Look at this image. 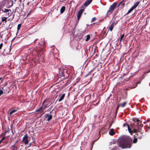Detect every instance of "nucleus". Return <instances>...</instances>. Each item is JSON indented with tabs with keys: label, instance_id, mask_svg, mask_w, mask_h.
Wrapping results in <instances>:
<instances>
[{
	"label": "nucleus",
	"instance_id": "f257e3e1",
	"mask_svg": "<svg viewBox=\"0 0 150 150\" xmlns=\"http://www.w3.org/2000/svg\"><path fill=\"white\" fill-rule=\"evenodd\" d=\"M132 139L129 136L123 135L118 138L117 141L118 146L122 149L129 148L131 147L132 142L135 144L137 142V139L135 137L132 142Z\"/></svg>",
	"mask_w": 150,
	"mask_h": 150
},
{
	"label": "nucleus",
	"instance_id": "f03ea898",
	"mask_svg": "<svg viewBox=\"0 0 150 150\" xmlns=\"http://www.w3.org/2000/svg\"><path fill=\"white\" fill-rule=\"evenodd\" d=\"M117 3L116 2L113 3L111 5H110L109 9L108 10L105 15V17H109L110 16L112 13L114 9L117 7H119L121 8H123L125 6V3L124 0L121 1L117 6Z\"/></svg>",
	"mask_w": 150,
	"mask_h": 150
},
{
	"label": "nucleus",
	"instance_id": "7ed1b4c3",
	"mask_svg": "<svg viewBox=\"0 0 150 150\" xmlns=\"http://www.w3.org/2000/svg\"><path fill=\"white\" fill-rule=\"evenodd\" d=\"M2 12L6 13L5 16H3L1 18V21L4 22L5 23H6L7 22V19L11 15V11L10 9L4 8L2 10Z\"/></svg>",
	"mask_w": 150,
	"mask_h": 150
},
{
	"label": "nucleus",
	"instance_id": "20e7f679",
	"mask_svg": "<svg viewBox=\"0 0 150 150\" xmlns=\"http://www.w3.org/2000/svg\"><path fill=\"white\" fill-rule=\"evenodd\" d=\"M59 75L62 77H64V79H67L69 76L67 70L65 69L61 68L59 70Z\"/></svg>",
	"mask_w": 150,
	"mask_h": 150
},
{
	"label": "nucleus",
	"instance_id": "39448f33",
	"mask_svg": "<svg viewBox=\"0 0 150 150\" xmlns=\"http://www.w3.org/2000/svg\"><path fill=\"white\" fill-rule=\"evenodd\" d=\"M129 78H127L126 79L124 78L123 77H120L118 80V84L122 85L124 83L129 81Z\"/></svg>",
	"mask_w": 150,
	"mask_h": 150
},
{
	"label": "nucleus",
	"instance_id": "423d86ee",
	"mask_svg": "<svg viewBox=\"0 0 150 150\" xmlns=\"http://www.w3.org/2000/svg\"><path fill=\"white\" fill-rule=\"evenodd\" d=\"M133 121L135 123H137V124L136 125L138 127V128L139 130H141V129L140 128L142 127L143 126V125L142 124V122L140 121L139 119H136L133 120Z\"/></svg>",
	"mask_w": 150,
	"mask_h": 150
},
{
	"label": "nucleus",
	"instance_id": "0eeeda50",
	"mask_svg": "<svg viewBox=\"0 0 150 150\" xmlns=\"http://www.w3.org/2000/svg\"><path fill=\"white\" fill-rule=\"evenodd\" d=\"M28 136L27 134H26L24 135L22 140V142L25 144H28L29 142L28 139Z\"/></svg>",
	"mask_w": 150,
	"mask_h": 150
},
{
	"label": "nucleus",
	"instance_id": "6e6552de",
	"mask_svg": "<svg viewBox=\"0 0 150 150\" xmlns=\"http://www.w3.org/2000/svg\"><path fill=\"white\" fill-rule=\"evenodd\" d=\"M134 137L137 138L138 139H142L143 137L142 133L140 132V131H139V132H138L137 133H136L134 135Z\"/></svg>",
	"mask_w": 150,
	"mask_h": 150
},
{
	"label": "nucleus",
	"instance_id": "1a4fd4ad",
	"mask_svg": "<svg viewBox=\"0 0 150 150\" xmlns=\"http://www.w3.org/2000/svg\"><path fill=\"white\" fill-rule=\"evenodd\" d=\"M47 102V100L46 99H45L42 103V108L43 110H44L47 108L48 107L49 105L48 104H44L46 102Z\"/></svg>",
	"mask_w": 150,
	"mask_h": 150
},
{
	"label": "nucleus",
	"instance_id": "9d476101",
	"mask_svg": "<svg viewBox=\"0 0 150 150\" xmlns=\"http://www.w3.org/2000/svg\"><path fill=\"white\" fill-rule=\"evenodd\" d=\"M84 9H80L78 12L77 14V17L78 20H79L83 12Z\"/></svg>",
	"mask_w": 150,
	"mask_h": 150
},
{
	"label": "nucleus",
	"instance_id": "9b49d317",
	"mask_svg": "<svg viewBox=\"0 0 150 150\" xmlns=\"http://www.w3.org/2000/svg\"><path fill=\"white\" fill-rule=\"evenodd\" d=\"M45 118L47 117V120L48 121H49L51 120L52 118V115H51L46 114L45 115Z\"/></svg>",
	"mask_w": 150,
	"mask_h": 150
},
{
	"label": "nucleus",
	"instance_id": "f8f14e48",
	"mask_svg": "<svg viewBox=\"0 0 150 150\" xmlns=\"http://www.w3.org/2000/svg\"><path fill=\"white\" fill-rule=\"evenodd\" d=\"M44 111L42 107L41 106L38 109L36 110V112H37L38 113H41Z\"/></svg>",
	"mask_w": 150,
	"mask_h": 150
},
{
	"label": "nucleus",
	"instance_id": "ddd939ff",
	"mask_svg": "<svg viewBox=\"0 0 150 150\" xmlns=\"http://www.w3.org/2000/svg\"><path fill=\"white\" fill-rule=\"evenodd\" d=\"M93 0H87L84 4V6H87L92 2Z\"/></svg>",
	"mask_w": 150,
	"mask_h": 150
},
{
	"label": "nucleus",
	"instance_id": "4468645a",
	"mask_svg": "<svg viewBox=\"0 0 150 150\" xmlns=\"http://www.w3.org/2000/svg\"><path fill=\"white\" fill-rule=\"evenodd\" d=\"M109 134L111 136H113L115 134L114 129H110L109 132Z\"/></svg>",
	"mask_w": 150,
	"mask_h": 150
},
{
	"label": "nucleus",
	"instance_id": "2eb2a0df",
	"mask_svg": "<svg viewBox=\"0 0 150 150\" xmlns=\"http://www.w3.org/2000/svg\"><path fill=\"white\" fill-rule=\"evenodd\" d=\"M116 23H112L110 27L109 28V29L110 31H112L114 28V26L116 25Z\"/></svg>",
	"mask_w": 150,
	"mask_h": 150
},
{
	"label": "nucleus",
	"instance_id": "dca6fc26",
	"mask_svg": "<svg viewBox=\"0 0 150 150\" xmlns=\"http://www.w3.org/2000/svg\"><path fill=\"white\" fill-rule=\"evenodd\" d=\"M4 87H3V88H0V96H1V95L3 93H5L6 92L5 91H4Z\"/></svg>",
	"mask_w": 150,
	"mask_h": 150
},
{
	"label": "nucleus",
	"instance_id": "f3484780",
	"mask_svg": "<svg viewBox=\"0 0 150 150\" xmlns=\"http://www.w3.org/2000/svg\"><path fill=\"white\" fill-rule=\"evenodd\" d=\"M65 93L62 94L61 96L59 99V102H60L64 98L65 96Z\"/></svg>",
	"mask_w": 150,
	"mask_h": 150
},
{
	"label": "nucleus",
	"instance_id": "a211bd4d",
	"mask_svg": "<svg viewBox=\"0 0 150 150\" xmlns=\"http://www.w3.org/2000/svg\"><path fill=\"white\" fill-rule=\"evenodd\" d=\"M139 1H137V2L136 3H135L134 5L132 6V7L134 8L135 9L139 5Z\"/></svg>",
	"mask_w": 150,
	"mask_h": 150
},
{
	"label": "nucleus",
	"instance_id": "6ab92c4d",
	"mask_svg": "<svg viewBox=\"0 0 150 150\" xmlns=\"http://www.w3.org/2000/svg\"><path fill=\"white\" fill-rule=\"evenodd\" d=\"M127 127L129 132L132 134V133L133 132V131L130 127L129 125H127Z\"/></svg>",
	"mask_w": 150,
	"mask_h": 150
},
{
	"label": "nucleus",
	"instance_id": "aec40b11",
	"mask_svg": "<svg viewBox=\"0 0 150 150\" xmlns=\"http://www.w3.org/2000/svg\"><path fill=\"white\" fill-rule=\"evenodd\" d=\"M127 103V102H125L123 103H120L119 105L121 107H124L125 106Z\"/></svg>",
	"mask_w": 150,
	"mask_h": 150
},
{
	"label": "nucleus",
	"instance_id": "412c9836",
	"mask_svg": "<svg viewBox=\"0 0 150 150\" xmlns=\"http://www.w3.org/2000/svg\"><path fill=\"white\" fill-rule=\"evenodd\" d=\"M65 7L64 6H63L60 9V13H63L65 11Z\"/></svg>",
	"mask_w": 150,
	"mask_h": 150
},
{
	"label": "nucleus",
	"instance_id": "4be33fe9",
	"mask_svg": "<svg viewBox=\"0 0 150 150\" xmlns=\"http://www.w3.org/2000/svg\"><path fill=\"white\" fill-rule=\"evenodd\" d=\"M134 9L132 7L126 13V15H127L130 13Z\"/></svg>",
	"mask_w": 150,
	"mask_h": 150
},
{
	"label": "nucleus",
	"instance_id": "5701e85b",
	"mask_svg": "<svg viewBox=\"0 0 150 150\" xmlns=\"http://www.w3.org/2000/svg\"><path fill=\"white\" fill-rule=\"evenodd\" d=\"M17 110H12L10 112L9 114H10V115H11L13 113H14V112H17Z\"/></svg>",
	"mask_w": 150,
	"mask_h": 150
},
{
	"label": "nucleus",
	"instance_id": "b1692460",
	"mask_svg": "<svg viewBox=\"0 0 150 150\" xmlns=\"http://www.w3.org/2000/svg\"><path fill=\"white\" fill-rule=\"evenodd\" d=\"M140 82L139 81V82H138L137 83H135V85L133 87H132V88H131V89H132V88H134L135 87H137V84H140Z\"/></svg>",
	"mask_w": 150,
	"mask_h": 150
},
{
	"label": "nucleus",
	"instance_id": "393cba45",
	"mask_svg": "<svg viewBox=\"0 0 150 150\" xmlns=\"http://www.w3.org/2000/svg\"><path fill=\"white\" fill-rule=\"evenodd\" d=\"M90 36L89 35H87L86 38V41H88L90 39Z\"/></svg>",
	"mask_w": 150,
	"mask_h": 150
},
{
	"label": "nucleus",
	"instance_id": "a878e982",
	"mask_svg": "<svg viewBox=\"0 0 150 150\" xmlns=\"http://www.w3.org/2000/svg\"><path fill=\"white\" fill-rule=\"evenodd\" d=\"M21 24H19L18 25V27H17V31H18V30H20V28L21 27Z\"/></svg>",
	"mask_w": 150,
	"mask_h": 150
},
{
	"label": "nucleus",
	"instance_id": "bb28decb",
	"mask_svg": "<svg viewBox=\"0 0 150 150\" xmlns=\"http://www.w3.org/2000/svg\"><path fill=\"white\" fill-rule=\"evenodd\" d=\"M5 138L6 137L5 136H3V137L0 140V144H1L2 142L5 139Z\"/></svg>",
	"mask_w": 150,
	"mask_h": 150
},
{
	"label": "nucleus",
	"instance_id": "cd10ccee",
	"mask_svg": "<svg viewBox=\"0 0 150 150\" xmlns=\"http://www.w3.org/2000/svg\"><path fill=\"white\" fill-rule=\"evenodd\" d=\"M132 131H133V132H134V133H137L138 132H139V131L138 132L137 130L135 129H134Z\"/></svg>",
	"mask_w": 150,
	"mask_h": 150
},
{
	"label": "nucleus",
	"instance_id": "c85d7f7f",
	"mask_svg": "<svg viewBox=\"0 0 150 150\" xmlns=\"http://www.w3.org/2000/svg\"><path fill=\"white\" fill-rule=\"evenodd\" d=\"M91 73V71H90L88 72V73L86 74V76H85V77H86L88 76L89 75H90Z\"/></svg>",
	"mask_w": 150,
	"mask_h": 150
},
{
	"label": "nucleus",
	"instance_id": "c756f323",
	"mask_svg": "<svg viewBox=\"0 0 150 150\" xmlns=\"http://www.w3.org/2000/svg\"><path fill=\"white\" fill-rule=\"evenodd\" d=\"M91 73V71H90L88 72V73L86 74V76H85V77H86L88 76L89 75H90Z\"/></svg>",
	"mask_w": 150,
	"mask_h": 150
},
{
	"label": "nucleus",
	"instance_id": "7c9ffc66",
	"mask_svg": "<svg viewBox=\"0 0 150 150\" xmlns=\"http://www.w3.org/2000/svg\"><path fill=\"white\" fill-rule=\"evenodd\" d=\"M91 73V71H90L88 72V73L86 74V76H85V77H86L88 76L89 75H90Z\"/></svg>",
	"mask_w": 150,
	"mask_h": 150
},
{
	"label": "nucleus",
	"instance_id": "2f4dec72",
	"mask_svg": "<svg viewBox=\"0 0 150 150\" xmlns=\"http://www.w3.org/2000/svg\"><path fill=\"white\" fill-rule=\"evenodd\" d=\"M11 148L12 149H17V147L16 146L15 144L11 146Z\"/></svg>",
	"mask_w": 150,
	"mask_h": 150
},
{
	"label": "nucleus",
	"instance_id": "473e14b6",
	"mask_svg": "<svg viewBox=\"0 0 150 150\" xmlns=\"http://www.w3.org/2000/svg\"><path fill=\"white\" fill-rule=\"evenodd\" d=\"M150 72V69H149L148 71L144 72V75L146 74L147 73H149Z\"/></svg>",
	"mask_w": 150,
	"mask_h": 150
},
{
	"label": "nucleus",
	"instance_id": "72a5a7b5",
	"mask_svg": "<svg viewBox=\"0 0 150 150\" xmlns=\"http://www.w3.org/2000/svg\"><path fill=\"white\" fill-rule=\"evenodd\" d=\"M119 107H120V106L119 105H118V106H117V107L116 108V112H115V113H116V114L117 113V112L118 111V110L119 109Z\"/></svg>",
	"mask_w": 150,
	"mask_h": 150
},
{
	"label": "nucleus",
	"instance_id": "f704fd0d",
	"mask_svg": "<svg viewBox=\"0 0 150 150\" xmlns=\"http://www.w3.org/2000/svg\"><path fill=\"white\" fill-rule=\"evenodd\" d=\"M96 19V17H93L91 21V22H93Z\"/></svg>",
	"mask_w": 150,
	"mask_h": 150
},
{
	"label": "nucleus",
	"instance_id": "c9c22d12",
	"mask_svg": "<svg viewBox=\"0 0 150 150\" xmlns=\"http://www.w3.org/2000/svg\"><path fill=\"white\" fill-rule=\"evenodd\" d=\"M3 81V78L2 77L0 78V83H1Z\"/></svg>",
	"mask_w": 150,
	"mask_h": 150
},
{
	"label": "nucleus",
	"instance_id": "e433bc0d",
	"mask_svg": "<svg viewBox=\"0 0 150 150\" xmlns=\"http://www.w3.org/2000/svg\"><path fill=\"white\" fill-rule=\"evenodd\" d=\"M124 34H123V35H121V38H120V41H121L124 38Z\"/></svg>",
	"mask_w": 150,
	"mask_h": 150
},
{
	"label": "nucleus",
	"instance_id": "4c0bfd02",
	"mask_svg": "<svg viewBox=\"0 0 150 150\" xmlns=\"http://www.w3.org/2000/svg\"><path fill=\"white\" fill-rule=\"evenodd\" d=\"M145 75H144V74H143L141 77L140 78L142 80L145 77Z\"/></svg>",
	"mask_w": 150,
	"mask_h": 150
},
{
	"label": "nucleus",
	"instance_id": "58836bf2",
	"mask_svg": "<svg viewBox=\"0 0 150 150\" xmlns=\"http://www.w3.org/2000/svg\"><path fill=\"white\" fill-rule=\"evenodd\" d=\"M40 49H39L38 50V51L40 52H42V53H43V51H44L43 49H41V50H40Z\"/></svg>",
	"mask_w": 150,
	"mask_h": 150
},
{
	"label": "nucleus",
	"instance_id": "ea45409f",
	"mask_svg": "<svg viewBox=\"0 0 150 150\" xmlns=\"http://www.w3.org/2000/svg\"><path fill=\"white\" fill-rule=\"evenodd\" d=\"M3 44L2 43H1L0 44V50H1L2 48V47H3Z\"/></svg>",
	"mask_w": 150,
	"mask_h": 150
},
{
	"label": "nucleus",
	"instance_id": "a19ab883",
	"mask_svg": "<svg viewBox=\"0 0 150 150\" xmlns=\"http://www.w3.org/2000/svg\"><path fill=\"white\" fill-rule=\"evenodd\" d=\"M127 125H129L128 124H123V127H126V126H127Z\"/></svg>",
	"mask_w": 150,
	"mask_h": 150
},
{
	"label": "nucleus",
	"instance_id": "79ce46f5",
	"mask_svg": "<svg viewBox=\"0 0 150 150\" xmlns=\"http://www.w3.org/2000/svg\"><path fill=\"white\" fill-rule=\"evenodd\" d=\"M2 7L1 6H0V14L1 13V11H2V10L3 9H2Z\"/></svg>",
	"mask_w": 150,
	"mask_h": 150
},
{
	"label": "nucleus",
	"instance_id": "37998d69",
	"mask_svg": "<svg viewBox=\"0 0 150 150\" xmlns=\"http://www.w3.org/2000/svg\"><path fill=\"white\" fill-rule=\"evenodd\" d=\"M6 50H9V51L8 52V53H6V54H9L10 51V50H11L10 48V49L9 48L7 49H6Z\"/></svg>",
	"mask_w": 150,
	"mask_h": 150
},
{
	"label": "nucleus",
	"instance_id": "c03bdc74",
	"mask_svg": "<svg viewBox=\"0 0 150 150\" xmlns=\"http://www.w3.org/2000/svg\"><path fill=\"white\" fill-rule=\"evenodd\" d=\"M10 129L9 127H8L7 130L6 131L8 132L10 131Z\"/></svg>",
	"mask_w": 150,
	"mask_h": 150
},
{
	"label": "nucleus",
	"instance_id": "a18cd8bd",
	"mask_svg": "<svg viewBox=\"0 0 150 150\" xmlns=\"http://www.w3.org/2000/svg\"><path fill=\"white\" fill-rule=\"evenodd\" d=\"M32 139L33 140V143L35 144V140L34 138L33 137L32 138Z\"/></svg>",
	"mask_w": 150,
	"mask_h": 150
},
{
	"label": "nucleus",
	"instance_id": "49530a36",
	"mask_svg": "<svg viewBox=\"0 0 150 150\" xmlns=\"http://www.w3.org/2000/svg\"><path fill=\"white\" fill-rule=\"evenodd\" d=\"M7 132H8L6 130L5 131V132L4 133V135L3 136H5V135H6V133H7Z\"/></svg>",
	"mask_w": 150,
	"mask_h": 150
},
{
	"label": "nucleus",
	"instance_id": "de8ad7c7",
	"mask_svg": "<svg viewBox=\"0 0 150 150\" xmlns=\"http://www.w3.org/2000/svg\"><path fill=\"white\" fill-rule=\"evenodd\" d=\"M80 80V78H78V79H77V80H77V81L76 82V83H77V82H78V81H79Z\"/></svg>",
	"mask_w": 150,
	"mask_h": 150
},
{
	"label": "nucleus",
	"instance_id": "09e8293b",
	"mask_svg": "<svg viewBox=\"0 0 150 150\" xmlns=\"http://www.w3.org/2000/svg\"><path fill=\"white\" fill-rule=\"evenodd\" d=\"M32 143H30L29 144V146H31L32 145Z\"/></svg>",
	"mask_w": 150,
	"mask_h": 150
},
{
	"label": "nucleus",
	"instance_id": "8fccbe9b",
	"mask_svg": "<svg viewBox=\"0 0 150 150\" xmlns=\"http://www.w3.org/2000/svg\"><path fill=\"white\" fill-rule=\"evenodd\" d=\"M150 121V119H148V120H147L146 121V122H149Z\"/></svg>",
	"mask_w": 150,
	"mask_h": 150
},
{
	"label": "nucleus",
	"instance_id": "3c124183",
	"mask_svg": "<svg viewBox=\"0 0 150 150\" xmlns=\"http://www.w3.org/2000/svg\"><path fill=\"white\" fill-rule=\"evenodd\" d=\"M18 142V140H17V141H16V142H15V144H16V143H17Z\"/></svg>",
	"mask_w": 150,
	"mask_h": 150
},
{
	"label": "nucleus",
	"instance_id": "603ef678",
	"mask_svg": "<svg viewBox=\"0 0 150 150\" xmlns=\"http://www.w3.org/2000/svg\"><path fill=\"white\" fill-rule=\"evenodd\" d=\"M17 149H12V150H17Z\"/></svg>",
	"mask_w": 150,
	"mask_h": 150
},
{
	"label": "nucleus",
	"instance_id": "864d4df0",
	"mask_svg": "<svg viewBox=\"0 0 150 150\" xmlns=\"http://www.w3.org/2000/svg\"><path fill=\"white\" fill-rule=\"evenodd\" d=\"M99 103H96V104H94V105H95V106H96V105H98V104Z\"/></svg>",
	"mask_w": 150,
	"mask_h": 150
},
{
	"label": "nucleus",
	"instance_id": "5fc2aeb1",
	"mask_svg": "<svg viewBox=\"0 0 150 150\" xmlns=\"http://www.w3.org/2000/svg\"><path fill=\"white\" fill-rule=\"evenodd\" d=\"M14 14H13V17H14Z\"/></svg>",
	"mask_w": 150,
	"mask_h": 150
},
{
	"label": "nucleus",
	"instance_id": "6e6d98bb",
	"mask_svg": "<svg viewBox=\"0 0 150 150\" xmlns=\"http://www.w3.org/2000/svg\"><path fill=\"white\" fill-rule=\"evenodd\" d=\"M18 8V7H16V10H17V8Z\"/></svg>",
	"mask_w": 150,
	"mask_h": 150
},
{
	"label": "nucleus",
	"instance_id": "4d7b16f0",
	"mask_svg": "<svg viewBox=\"0 0 150 150\" xmlns=\"http://www.w3.org/2000/svg\"><path fill=\"white\" fill-rule=\"evenodd\" d=\"M112 125V124H111L110 125V127Z\"/></svg>",
	"mask_w": 150,
	"mask_h": 150
},
{
	"label": "nucleus",
	"instance_id": "13d9d810",
	"mask_svg": "<svg viewBox=\"0 0 150 150\" xmlns=\"http://www.w3.org/2000/svg\"><path fill=\"white\" fill-rule=\"evenodd\" d=\"M146 122H144V124H145V123H146Z\"/></svg>",
	"mask_w": 150,
	"mask_h": 150
},
{
	"label": "nucleus",
	"instance_id": "bf43d9fd",
	"mask_svg": "<svg viewBox=\"0 0 150 150\" xmlns=\"http://www.w3.org/2000/svg\"><path fill=\"white\" fill-rule=\"evenodd\" d=\"M94 142H93V144H94Z\"/></svg>",
	"mask_w": 150,
	"mask_h": 150
},
{
	"label": "nucleus",
	"instance_id": "052dcab7",
	"mask_svg": "<svg viewBox=\"0 0 150 150\" xmlns=\"http://www.w3.org/2000/svg\"><path fill=\"white\" fill-rule=\"evenodd\" d=\"M52 102L51 103V104H50V105H51V104H52Z\"/></svg>",
	"mask_w": 150,
	"mask_h": 150
},
{
	"label": "nucleus",
	"instance_id": "680f3d73",
	"mask_svg": "<svg viewBox=\"0 0 150 150\" xmlns=\"http://www.w3.org/2000/svg\"><path fill=\"white\" fill-rule=\"evenodd\" d=\"M148 128L149 129V128H150V127H148Z\"/></svg>",
	"mask_w": 150,
	"mask_h": 150
},
{
	"label": "nucleus",
	"instance_id": "e2e57ef3",
	"mask_svg": "<svg viewBox=\"0 0 150 150\" xmlns=\"http://www.w3.org/2000/svg\"><path fill=\"white\" fill-rule=\"evenodd\" d=\"M16 0H14V1H16Z\"/></svg>",
	"mask_w": 150,
	"mask_h": 150
},
{
	"label": "nucleus",
	"instance_id": "0e129e2a",
	"mask_svg": "<svg viewBox=\"0 0 150 150\" xmlns=\"http://www.w3.org/2000/svg\"><path fill=\"white\" fill-rule=\"evenodd\" d=\"M60 95H61V94H60L59 95V97L60 96Z\"/></svg>",
	"mask_w": 150,
	"mask_h": 150
},
{
	"label": "nucleus",
	"instance_id": "69168bd1",
	"mask_svg": "<svg viewBox=\"0 0 150 150\" xmlns=\"http://www.w3.org/2000/svg\"><path fill=\"white\" fill-rule=\"evenodd\" d=\"M6 51L5 50V51H4V52H5V51Z\"/></svg>",
	"mask_w": 150,
	"mask_h": 150
}]
</instances>
